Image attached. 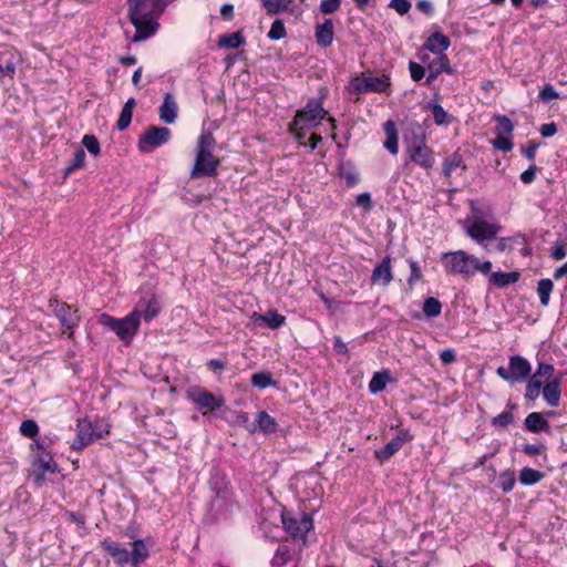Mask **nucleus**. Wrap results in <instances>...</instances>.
I'll return each instance as SVG.
<instances>
[{
	"instance_id": "nucleus-6",
	"label": "nucleus",
	"mask_w": 567,
	"mask_h": 567,
	"mask_svg": "<svg viewBox=\"0 0 567 567\" xmlns=\"http://www.w3.org/2000/svg\"><path fill=\"white\" fill-rule=\"evenodd\" d=\"M466 234L477 244L493 239L501 226L493 219L486 218L476 207H472V215L463 221Z\"/></svg>"
},
{
	"instance_id": "nucleus-49",
	"label": "nucleus",
	"mask_w": 567,
	"mask_h": 567,
	"mask_svg": "<svg viewBox=\"0 0 567 567\" xmlns=\"http://www.w3.org/2000/svg\"><path fill=\"white\" fill-rule=\"evenodd\" d=\"M513 420H514L513 414L509 411H504L501 414H498L497 416H495L493 419L492 423L494 426L506 427L507 425H509L513 422Z\"/></svg>"
},
{
	"instance_id": "nucleus-7",
	"label": "nucleus",
	"mask_w": 567,
	"mask_h": 567,
	"mask_svg": "<svg viewBox=\"0 0 567 567\" xmlns=\"http://www.w3.org/2000/svg\"><path fill=\"white\" fill-rule=\"evenodd\" d=\"M97 322L102 327L107 328L125 344H130L137 334L141 323L137 315L130 312L123 318H115L109 313H101Z\"/></svg>"
},
{
	"instance_id": "nucleus-8",
	"label": "nucleus",
	"mask_w": 567,
	"mask_h": 567,
	"mask_svg": "<svg viewBox=\"0 0 567 567\" xmlns=\"http://www.w3.org/2000/svg\"><path fill=\"white\" fill-rule=\"evenodd\" d=\"M326 111L319 100H311L307 103L303 110L299 111L296 115L291 130L296 137L301 140L305 132L317 126L324 117Z\"/></svg>"
},
{
	"instance_id": "nucleus-25",
	"label": "nucleus",
	"mask_w": 567,
	"mask_h": 567,
	"mask_svg": "<svg viewBox=\"0 0 567 567\" xmlns=\"http://www.w3.org/2000/svg\"><path fill=\"white\" fill-rule=\"evenodd\" d=\"M429 78L427 81L435 79L439 74L445 72L453 74L454 70L451 68L447 55H439L436 60L427 63Z\"/></svg>"
},
{
	"instance_id": "nucleus-62",
	"label": "nucleus",
	"mask_w": 567,
	"mask_h": 567,
	"mask_svg": "<svg viewBox=\"0 0 567 567\" xmlns=\"http://www.w3.org/2000/svg\"><path fill=\"white\" fill-rule=\"evenodd\" d=\"M410 267H411V275H410V278H409V282H413V281H416V280H420L421 279V271H420V268L417 266V264L415 261H410Z\"/></svg>"
},
{
	"instance_id": "nucleus-60",
	"label": "nucleus",
	"mask_w": 567,
	"mask_h": 567,
	"mask_svg": "<svg viewBox=\"0 0 567 567\" xmlns=\"http://www.w3.org/2000/svg\"><path fill=\"white\" fill-rule=\"evenodd\" d=\"M1 80L4 78V76H8V78H12L14 72H16V68H14V63L13 62H10L8 61L4 65L1 64Z\"/></svg>"
},
{
	"instance_id": "nucleus-24",
	"label": "nucleus",
	"mask_w": 567,
	"mask_h": 567,
	"mask_svg": "<svg viewBox=\"0 0 567 567\" xmlns=\"http://www.w3.org/2000/svg\"><path fill=\"white\" fill-rule=\"evenodd\" d=\"M177 103L172 94L164 96L163 104L159 107V118L166 124H173L177 118Z\"/></svg>"
},
{
	"instance_id": "nucleus-10",
	"label": "nucleus",
	"mask_w": 567,
	"mask_h": 567,
	"mask_svg": "<svg viewBox=\"0 0 567 567\" xmlns=\"http://www.w3.org/2000/svg\"><path fill=\"white\" fill-rule=\"evenodd\" d=\"M171 138V130L167 127L150 126L140 136L138 151L147 154L155 151L157 147L166 144Z\"/></svg>"
},
{
	"instance_id": "nucleus-61",
	"label": "nucleus",
	"mask_w": 567,
	"mask_h": 567,
	"mask_svg": "<svg viewBox=\"0 0 567 567\" xmlns=\"http://www.w3.org/2000/svg\"><path fill=\"white\" fill-rule=\"evenodd\" d=\"M538 148V144L535 143V142H528L527 145H526V148L524 150V154L525 156L533 161L536 156V151Z\"/></svg>"
},
{
	"instance_id": "nucleus-35",
	"label": "nucleus",
	"mask_w": 567,
	"mask_h": 567,
	"mask_svg": "<svg viewBox=\"0 0 567 567\" xmlns=\"http://www.w3.org/2000/svg\"><path fill=\"white\" fill-rule=\"evenodd\" d=\"M554 285L550 279H542L537 285V293L540 299V303L546 307L549 303L550 293L553 291Z\"/></svg>"
},
{
	"instance_id": "nucleus-22",
	"label": "nucleus",
	"mask_w": 567,
	"mask_h": 567,
	"mask_svg": "<svg viewBox=\"0 0 567 567\" xmlns=\"http://www.w3.org/2000/svg\"><path fill=\"white\" fill-rule=\"evenodd\" d=\"M412 440V435L408 431H401L394 439H392L385 447L378 454L381 460H389L394 455L404 443Z\"/></svg>"
},
{
	"instance_id": "nucleus-56",
	"label": "nucleus",
	"mask_w": 567,
	"mask_h": 567,
	"mask_svg": "<svg viewBox=\"0 0 567 567\" xmlns=\"http://www.w3.org/2000/svg\"><path fill=\"white\" fill-rule=\"evenodd\" d=\"M440 359L445 364L453 363L456 359L455 351L453 349H445L440 352Z\"/></svg>"
},
{
	"instance_id": "nucleus-20",
	"label": "nucleus",
	"mask_w": 567,
	"mask_h": 567,
	"mask_svg": "<svg viewBox=\"0 0 567 567\" xmlns=\"http://www.w3.org/2000/svg\"><path fill=\"white\" fill-rule=\"evenodd\" d=\"M393 279L391 258L386 256L383 260L378 264L371 275V280L374 285L388 286Z\"/></svg>"
},
{
	"instance_id": "nucleus-16",
	"label": "nucleus",
	"mask_w": 567,
	"mask_h": 567,
	"mask_svg": "<svg viewBox=\"0 0 567 567\" xmlns=\"http://www.w3.org/2000/svg\"><path fill=\"white\" fill-rule=\"evenodd\" d=\"M187 396L199 408L207 411H214L224 405V399L217 398L214 394L194 386L187 391Z\"/></svg>"
},
{
	"instance_id": "nucleus-36",
	"label": "nucleus",
	"mask_w": 567,
	"mask_h": 567,
	"mask_svg": "<svg viewBox=\"0 0 567 567\" xmlns=\"http://www.w3.org/2000/svg\"><path fill=\"white\" fill-rule=\"evenodd\" d=\"M516 483L515 473L511 470H506L499 473L497 485L505 493L513 491Z\"/></svg>"
},
{
	"instance_id": "nucleus-26",
	"label": "nucleus",
	"mask_w": 567,
	"mask_h": 567,
	"mask_svg": "<svg viewBox=\"0 0 567 567\" xmlns=\"http://www.w3.org/2000/svg\"><path fill=\"white\" fill-rule=\"evenodd\" d=\"M383 128L386 136L383 145L391 154L396 155L399 152V143L395 123L389 120L384 123Z\"/></svg>"
},
{
	"instance_id": "nucleus-47",
	"label": "nucleus",
	"mask_w": 567,
	"mask_h": 567,
	"mask_svg": "<svg viewBox=\"0 0 567 567\" xmlns=\"http://www.w3.org/2000/svg\"><path fill=\"white\" fill-rule=\"evenodd\" d=\"M433 118L437 125L450 123V116L447 112L439 104H435L433 106Z\"/></svg>"
},
{
	"instance_id": "nucleus-11",
	"label": "nucleus",
	"mask_w": 567,
	"mask_h": 567,
	"mask_svg": "<svg viewBox=\"0 0 567 567\" xmlns=\"http://www.w3.org/2000/svg\"><path fill=\"white\" fill-rule=\"evenodd\" d=\"M532 372L530 363L520 355L509 358L508 368L499 367L497 374L508 382H523Z\"/></svg>"
},
{
	"instance_id": "nucleus-18",
	"label": "nucleus",
	"mask_w": 567,
	"mask_h": 567,
	"mask_svg": "<svg viewBox=\"0 0 567 567\" xmlns=\"http://www.w3.org/2000/svg\"><path fill=\"white\" fill-rule=\"evenodd\" d=\"M101 547L113 558L115 564L118 566H124L125 564L131 563V553L122 544L116 543L111 538H105L101 540Z\"/></svg>"
},
{
	"instance_id": "nucleus-57",
	"label": "nucleus",
	"mask_w": 567,
	"mask_h": 567,
	"mask_svg": "<svg viewBox=\"0 0 567 567\" xmlns=\"http://www.w3.org/2000/svg\"><path fill=\"white\" fill-rule=\"evenodd\" d=\"M566 247L565 245L563 244H557L555 245V247L553 248V251H551V257L555 259V260H561L566 257Z\"/></svg>"
},
{
	"instance_id": "nucleus-17",
	"label": "nucleus",
	"mask_w": 567,
	"mask_h": 567,
	"mask_svg": "<svg viewBox=\"0 0 567 567\" xmlns=\"http://www.w3.org/2000/svg\"><path fill=\"white\" fill-rule=\"evenodd\" d=\"M249 319L251 323L255 324L256 327L266 326L270 329H278L286 323V317L280 315L275 309H270L264 315L252 312Z\"/></svg>"
},
{
	"instance_id": "nucleus-40",
	"label": "nucleus",
	"mask_w": 567,
	"mask_h": 567,
	"mask_svg": "<svg viewBox=\"0 0 567 567\" xmlns=\"http://www.w3.org/2000/svg\"><path fill=\"white\" fill-rule=\"evenodd\" d=\"M442 305L433 297H429L423 302V312L429 318H434L441 315Z\"/></svg>"
},
{
	"instance_id": "nucleus-43",
	"label": "nucleus",
	"mask_w": 567,
	"mask_h": 567,
	"mask_svg": "<svg viewBox=\"0 0 567 567\" xmlns=\"http://www.w3.org/2000/svg\"><path fill=\"white\" fill-rule=\"evenodd\" d=\"M462 164V157L454 153L451 156H449L443 164V173L445 176L450 177L452 173L460 167Z\"/></svg>"
},
{
	"instance_id": "nucleus-12",
	"label": "nucleus",
	"mask_w": 567,
	"mask_h": 567,
	"mask_svg": "<svg viewBox=\"0 0 567 567\" xmlns=\"http://www.w3.org/2000/svg\"><path fill=\"white\" fill-rule=\"evenodd\" d=\"M350 91L359 94L368 92L384 93L390 87L389 76L361 75L350 82Z\"/></svg>"
},
{
	"instance_id": "nucleus-54",
	"label": "nucleus",
	"mask_w": 567,
	"mask_h": 567,
	"mask_svg": "<svg viewBox=\"0 0 567 567\" xmlns=\"http://www.w3.org/2000/svg\"><path fill=\"white\" fill-rule=\"evenodd\" d=\"M409 69H410L411 78L414 81H420L424 76V73H425L424 68L416 62H410Z\"/></svg>"
},
{
	"instance_id": "nucleus-31",
	"label": "nucleus",
	"mask_w": 567,
	"mask_h": 567,
	"mask_svg": "<svg viewBox=\"0 0 567 567\" xmlns=\"http://www.w3.org/2000/svg\"><path fill=\"white\" fill-rule=\"evenodd\" d=\"M251 384L260 390L269 386H276L277 382L269 372H257L251 375Z\"/></svg>"
},
{
	"instance_id": "nucleus-32",
	"label": "nucleus",
	"mask_w": 567,
	"mask_h": 567,
	"mask_svg": "<svg viewBox=\"0 0 567 567\" xmlns=\"http://www.w3.org/2000/svg\"><path fill=\"white\" fill-rule=\"evenodd\" d=\"M390 380V377L386 372H377L373 374L372 379L369 383V391L372 394H377L383 391Z\"/></svg>"
},
{
	"instance_id": "nucleus-29",
	"label": "nucleus",
	"mask_w": 567,
	"mask_h": 567,
	"mask_svg": "<svg viewBox=\"0 0 567 567\" xmlns=\"http://www.w3.org/2000/svg\"><path fill=\"white\" fill-rule=\"evenodd\" d=\"M525 425L527 430L534 433H538L542 431H546L549 429V423L544 416L538 412H533L527 415L525 419Z\"/></svg>"
},
{
	"instance_id": "nucleus-45",
	"label": "nucleus",
	"mask_w": 567,
	"mask_h": 567,
	"mask_svg": "<svg viewBox=\"0 0 567 567\" xmlns=\"http://www.w3.org/2000/svg\"><path fill=\"white\" fill-rule=\"evenodd\" d=\"M286 37V28L281 20L277 19L272 22L271 28L268 32L270 40H280Z\"/></svg>"
},
{
	"instance_id": "nucleus-14",
	"label": "nucleus",
	"mask_w": 567,
	"mask_h": 567,
	"mask_svg": "<svg viewBox=\"0 0 567 567\" xmlns=\"http://www.w3.org/2000/svg\"><path fill=\"white\" fill-rule=\"evenodd\" d=\"M159 311L161 303L157 296L153 292H148L140 298L131 312L137 315L138 322L141 323L142 318L145 321H151Z\"/></svg>"
},
{
	"instance_id": "nucleus-63",
	"label": "nucleus",
	"mask_w": 567,
	"mask_h": 567,
	"mask_svg": "<svg viewBox=\"0 0 567 567\" xmlns=\"http://www.w3.org/2000/svg\"><path fill=\"white\" fill-rule=\"evenodd\" d=\"M220 14L225 19H231L234 14V7L230 3H225L220 9Z\"/></svg>"
},
{
	"instance_id": "nucleus-28",
	"label": "nucleus",
	"mask_w": 567,
	"mask_h": 567,
	"mask_svg": "<svg viewBox=\"0 0 567 567\" xmlns=\"http://www.w3.org/2000/svg\"><path fill=\"white\" fill-rule=\"evenodd\" d=\"M150 549L143 539H136L132 544L131 564L138 567L141 563L147 559Z\"/></svg>"
},
{
	"instance_id": "nucleus-53",
	"label": "nucleus",
	"mask_w": 567,
	"mask_h": 567,
	"mask_svg": "<svg viewBox=\"0 0 567 567\" xmlns=\"http://www.w3.org/2000/svg\"><path fill=\"white\" fill-rule=\"evenodd\" d=\"M132 116H133V112L122 109L120 117L116 123L117 128L120 131L125 130L131 124Z\"/></svg>"
},
{
	"instance_id": "nucleus-48",
	"label": "nucleus",
	"mask_w": 567,
	"mask_h": 567,
	"mask_svg": "<svg viewBox=\"0 0 567 567\" xmlns=\"http://www.w3.org/2000/svg\"><path fill=\"white\" fill-rule=\"evenodd\" d=\"M342 0H321L320 2V11L323 14H331L334 13L340 9Z\"/></svg>"
},
{
	"instance_id": "nucleus-23",
	"label": "nucleus",
	"mask_w": 567,
	"mask_h": 567,
	"mask_svg": "<svg viewBox=\"0 0 567 567\" xmlns=\"http://www.w3.org/2000/svg\"><path fill=\"white\" fill-rule=\"evenodd\" d=\"M334 38V28L333 21L331 19H326L322 23L316 27V39L317 43L327 48L332 44Z\"/></svg>"
},
{
	"instance_id": "nucleus-51",
	"label": "nucleus",
	"mask_w": 567,
	"mask_h": 567,
	"mask_svg": "<svg viewBox=\"0 0 567 567\" xmlns=\"http://www.w3.org/2000/svg\"><path fill=\"white\" fill-rule=\"evenodd\" d=\"M389 7L403 16L411 9V2L408 0H391Z\"/></svg>"
},
{
	"instance_id": "nucleus-39",
	"label": "nucleus",
	"mask_w": 567,
	"mask_h": 567,
	"mask_svg": "<svg viewBox=\"0 0 567 567\" xmlns=\"http://www.w3.org/2000/svg\"><path fill=\"white\" fill-rule=\"evenodd\" d=\"M81 144L86 151L94 157H97L101 153V145L97 137L93 134H85L81 140Z\"/></svg>"
},
{
	"instance_id": "nucleus-3",
	"label": "nucleus",
	"mask_w": 567,
	"mask_h": 567,
	"mask_svg": "<svg viewBox=\"0 0 567 567\" xmlns=\"http://www.w3.org/2000/svg\"><path fill=\"white\" fill-rule=\"evenodd\" d=\"M158 0H128L130 19L136 29L133 41H142L153 35L158 27L154 14Z\"/></svg>"
},
{
	"instance_id": "nucleus-30",
	"label": "nucleus",
	"mask_w": 567,
	"mask_h": 567,
	"mask_svg": "<svg viewBox=\"0 0 567 567\" xmlns=\"http://www.w3.org/2000/svg\"><path fill=\"white\" fill-rule=\"evenodd\" d=\"M256 422L258 427L266 433H272L278 427L276 420L265 411L257 413Z\"/></svg>"
},
{
	"instance_id": "nucleus-4",
	"label": "nucleus",
	"mask_w": 567,
	"mask_h": 567,
	"mask_svg": "<svg viewBox=\"0 0 567 567\" xmlns=\"http://www.w3.org/2000/svg\"><path fill=\"white\" fill-rule=\"evenodd\" d=\"M215 138L212 133L204 132L199 135L196 147V156L190 176L194 178L214 176L219 166V159L213 154Z\"/></svg>"
},
{
	"instance_id": "nucleus-38",
	"label": "nucleus",
	"mask_w": 567,
	"mask_h": 567,
	"mask_svg": "<svg viewBox=\"0 0 567 567\" xmlns=\"http://www.w3.org/2000/svg\"><path fill=\"white\" fill-rule=\"evenodd\" d=\"M339 172L348 187H354L359 183V174L350 165L342 164L339 168Z\"/></svg>"
},
{
	"instance_id": "nucleus-41",
	"label": "nucleus",
	"mask_w": 567,
	"mask_h": 567,
	"mask_svg": "<svg viewBox=\"0 0 567 567\" xmlns=\"http://www.w3.org/2000/svg\"><path fill=\"white\" fill-rule=\"evenodd\" d=\"M266 11L270 14H277L285 11L292 0H261Z\"/></svg>"
},
{
	"instance_id": "nucleus-15",
	"label": "nucleus",
	"mask_w": 567,
	"mask_h": 567,
	"mask_svg": "<svg viewBox=\"0 0 567 567\" xmlns=\"http://www.w3.org/2000/svg\"><path fill=\"white\" fill-rule=\"evenodd\" d=\"M281 522L286 532L292 538H305L306 534L312 528V519L307 515L299 518L289 516L287 513L281 514Z\"/></svg>"
},
{
	"instance_id": "nucleus-55",
	"label": "nucleus",
	"mask_w": 567,
	"mask_h": 567,
	"mask_svg": "<svg viewBox=\"0 0 567 567\" xmlns=\"http://www.w3.org/2000/svg\"><path fill=\"white\" fill-rule=\"evenodd\" d=\"M357 204L365 210L372 208V199L369 193H361L357 196Z\"/></svg>"
},
{
	"instance_id": "nucleus-34",
	"label": "nucleus",
	"mask_w": 567,
	"mask_h": 567,
	"mask_svg": "<svg viewBox=\"0 0 567 567\" xmlns=\"http://www.w3.org/2000/svg\"><path fill=\"white\" fill-rule=\"evenodd\" d=\"M544 475L534 468L524 467L519 473V482L523 485H534L543 480Z\"/></svg>"
},
{
	"instance_id": "nucleus-42",
	"label": "nucleus",
	"mask_w": 567,
	"mask_h": 567,
	"mask_svg": "<svg viewBox=\"0 0 567 567\" xmlns=\"http://www.w3.org/2000/svg\"><path fill=\"white\" fill-rule=\"evenodd\" d=\"M84 165H85V152L83 148H78L74 152V155H73L70 164L65 168V175H69L76 169L83 168Z\"/></svg>"
},
{
	"instance_id": "nucleus-21",
	"label": "nucleus",
	"mask_w": 567,
	"mask_h": 567,
	"mask_svg": "<svg viewBox=\"0 0 567 567\" xmlns=\"http://www.w3.org/2000/svg\"><path fill=\"white\" fill-rule=\"evenodd\" d=\"M52 474L56 476V480L60 481L63 478V475L60 474L58 470L56 463L53 461L50 453L44 451H38V477L40 475Z\"/></svg>"
},
{
	"instance_id": "nucleus-5",
	"label": "nucleus",
	"mask_w": 567,
	"mask_h": 567,
	"mask_svg": "<svg viewBox=\"0 0 567 567\" xmlns=\"http://www.w3.org/2000/svg\"><path fill=\"white\" fill-rule=\"evenodd\" d=\"M110 429V423L101 417L79 419L75 426L76 435L71 443V447L81 451L109 434Z\"/></svg>"
},
{
	"instance_id": "nucleus-33",
	"label": "nucleus",
	"mask_w": 567,
	"mask_h": 567,
	"mask_svg": "<svg viewBox=\"0 0 567 567\" xmlns=\"http://www.w3.org/2000/svg\"><path fill=\"white\" fill-rule=\"evenodd\" d=\"M496 121V136H511L513 137L514 124L505 115H498Z\"/></svg>"
},
{
	"instance_id": "nucleus-19",
	"label": "nucleus",
	"mask_w": 567,
	"mask_h": 567,
	"mask_svg": "<svg viewBox=\"0 0 567 567\" xmlns=\"http://www.w3.org/2000/svg\"><path fill=\"white\" fill-rule=\"evenodd\" d=\"M450 38L443 34L439 28L431 33L424 43V48L436 55H446L444 52L450 48Z\"/></svg>"
},
{
	"instance_id": "nucleus-59",
	"label": "nucleus",
	"mask_w": 567,
	"mask_h": 567,
	"mask_svg": "<svg viewBox=\"0 0 567 567\" xmlns=\"http://www.w3.org/2000/svg\"><path fill=\"white\" fill-rule=\"evenodd\" d=\"M536 166H530L528 169L520 174V179L525 184H529L535 179Z\"/></svg>"
},
{
	"instance_id": "nucleus-2",
	"label": "nucleus",
	"mask_w": 567,
	"mask_h": 567,
	"mask_svg": "<svg viewBox=\"0 0 567 567\" xmlns=\"http://www.w3.org/2000/svg\"><path fill=\"white\" fill-rule=\"evenodd\" d=\"M441 261L447 274L460 275L464 278H471L477 272L487 275L492 270L491 261L480 260L464 250L443 252Z\"/></svg>"
},
{
	"instance_id": "nucleus-27",
	"label": "nucleus",
	"mask_w": 567,
	"mask_h": 567,
	"mask_svg": "<svg viewBox=\"0 0 567 567\" xmlns=\"http://www.w3.org/2000/svg\"><path fill=\"white\" fill-rule=\"evenodd\" d=\"M489 284L496 286V287H506L508 285L515 284L519 279V272L517 271H511V272H503V271H496V272H489L487 274Z\"/></svg>"
},
{
	"instance_id": "nucleus-46",
	"label": "nucleus",
	"mask_w": 567,
	"mask_h": 567,
	"mask_svg": "<svg viewBox=\"0 0 567 567\" xmlns=\"http://www.w3.org/2000/svg\"><path fill=\"white\" fill-rule=\"evenodd\" d=\"M289 560V550L286 546L278 547L272 560L271 565L274 567H282Z\"/></svg>"
},
{
	"instance_id": "nucleus-37",
	"label": "nucleus",
	"mask_w": 567,
	"mask_h": 567,
	"mask_svg": "<svg viewBox=\"0 0 567 567\" xmlns=\"http://www.w3.org/2000/svg\"><path fill=\"white\" fill-rule=\"evenodd\" d=\"M244 38L240 32H234L221 37L218 41L219 47L228 49H237L244 44Z\"/></svg>"
},
{
	"instance_id": "nucleus-44",
	"label": "nucleus",
	"mask_w": 567,
	"mask_h": 567,
	"mask_svg": "<svg viewBox=\"0 0 567 567\" xmlns=\"http://www.w3.org/2000/svg\"><path fill=\"white\" fill-rule=\"evenodd\" d=\"M513 137L511 136H496L491 141L492 145L504 153L511 152L513 150Z\"/></svg>"
},
{
	"instance_id": "nucleus-9",
	"label": "nucleus",
	"mask_w": 567,
	"mask_h": 567,
	"mask_svg": "<svg viewBox=\"0 0 567 567\" xmlns=\"http://www.w3.org/2000/svg\"><path fill=\"white\" fill-rule=\"evenodd\" d=\"M50 308L61 323L62 333L66 334L69 339H72L74 330L80 323L78 310L72 309V307L59 300L50 301Z\"/></svg>"
},
{
	"instance_id": "nucleus-52",
	"label": "nucleus",
	"mask_w": 567,
	"mask_h": 567,
	"mask_svg": "<svg viewBox=\"0 0 567 567\" xmlns=\"http://www.w3.org/2000/svg\"><path fill=\"white\" fill-rule=\"evenodd\" d=\"M20 432L22 435L33 439L35 437V421L34 420H27L22 422L20 426Z\"/></svg>"
},
{
	"instance_id": "nucleus-50",
	"label": "nucleus",
	"mask_w": 567,
	"mask_h": 567,
	"mask_svg": "<svg viewBox=\"0 0 567 567\" xmlns=\"http://www.w3.org/2000/svg\"><path fill=\"white\" fill-rule=\"evenodd\" d=\"M539 97L545 101H551L555 99H559V93L554 89L551 84H545L539 92Z\"/></svg>"
},
{
	"instance_id": "nucleus-13",
	"label": "nucleus",
	"mask_w": 567,
	"mask_h": 567,
	"mask_svg": "<svg viewBox=\"0 0 567 567\" xmlns=\"http://www.w3.org/2000/svg\"><path fill=\"white\" fill-rule=\"evenodd\" d=\"M408 155L411 162L429 169L434 165V156L424 138L414 137L408 145Z\"/></svg>"
},
{
	"instance_id": "nucleus-58",
	"label": "nucleus",
	"mask_w": 567,
	"mask_h": 567,
	"mask_svg": "<svg viewBox=\"0 0 567 567\" xmlns=\"http://www.w3.org/2000/svg\"><path fill=\"white\" fill-rule=\"evenodd\" d=\"M557 132V127L555 123H546L540 127V134L543 137H550L555 135Z\"/></svg>"
},
{
	"instance_id": "nucleus-64",
	"label": "nucleus",
	"mask_w": 567,
	"mask_h": 567,
	"mask_svg": "<svg viewBox=\"0 0 567 567\" xmlns=\"http://www.w3.org/2000/svg\"><path fill=\"white\" fill-rule=\"evenodd\" d=\"M566 275H567V261L563 266H560L559 268H557L555 270L554 278L558 280Z\"/></svg>"
},
{
	"instance_id": "nucleus-1",
	"label": "nucleus",
	"mask_w": 567,
	"mask_h": 567,
	"mask_svg": "<svg viewBox=\"0 0 567 567\" xmlns=\"http://www.w3.org/2000/svg\"><path fill=\"white\" fill-rule=\"evenodd\" d=\"M555 369L548 363H538L536 372L530 377L525 392L527 400L534 401L540 395L549 406L559 404L561 394V379L554 377Z\"/></svg>"
}]
</instances>
